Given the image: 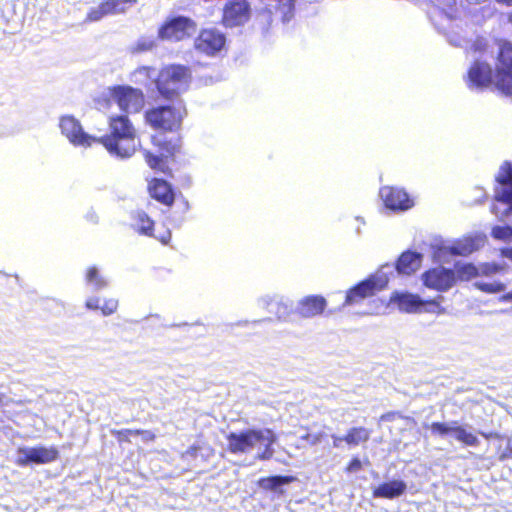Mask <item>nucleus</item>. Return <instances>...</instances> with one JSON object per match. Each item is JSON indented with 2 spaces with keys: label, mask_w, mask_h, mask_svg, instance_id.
Wrapping results in <instances>:
<instances>
[{
  "label": "nucleus",
  "mask_w": 512,
  "mask_h": 512,
  "mask_svg": "<svg viewBox=\"0 0 512 512\" xmlns=\"http://www.w3.org/2000/svg\"><path fill=\"white\" fill-rule=\"evenodd\" d=\"M110 95L119 108L126 112H139L144 105V94L140 89L130 86H114Z\"/></svg>",
  "instance_id": "1a4fd4ad"
},
{
  "label": "nucleus",
  "mask_w": 512,
  "mask_h": 512,
  "mask_svg": "<svg viewBox=\"0 0 512 512\" xmlns=\"http://www.w3.org/2000/svg\"><path fill=\"white\" fill-rule=\"evenodd\" d=\"M109 133L96 137V144H102L111 154L129 158L139 146L137 130L127 115H113L108 120Z\"/></svg>",
  "instance_id": "f257e3e1"
},
{
  "label": "nucleus",
  "mask_w": 512,
  "mask_h": 512,
  "mask_svg": "<svg viewBox=\"0 0 512 512\" xmlns=\"http://www.w3.org/2000/svg\"><path fill=\"white\" fill-rule=\"evenodd\" d=\"M476 289L487 294H496L505 290V284L500 281L493 282H482L478 281L474 283Z\"/></svg>",
  "instance_id": "2f4dec72"
},
{
  "label": "nucleus",
  "mask_w": 512,
  "mask_h": 512,
  "mask_svg": "<svg viewBox=\"0 0 512 512\" xmlns=\"http://www.w3.org/2000/svg\"><path fill=\"white\" fill-rule=\"evenodd\" d=\"M495 181L500 185L495 189L494 199L497 202L508 204L506 214L512 212V163L504 161L495 176Z\"/></svg>",
  "instance_id": "ddd939ff"
},
{
  "label": "nucleus",
  "mask_w": 512,
  "mask_h": 512,
  "mask_svg": "<svg viewBox=\"0 0 512 512\" xmlns=\"http://www.w3.org/2000/svg\"><path fill=\"white\" fill-rule=\"evenodd\" d=\"M421 279L423 285L438 292L448 291L456 282L455 272L452 269L434 267L426 270Z\"/></svg>",
  "instance_id": "9b49d317"
},
{
  "label": "nucleus",
  "mask_w": 512,
  "mask_h": 512,
  "mask_svg": "<svg viewBox=\"0 0 512 512\" xmlns=\"http://www.w3.org/2000/svg\"><path fill=\"white\" fill-rule=\"evenodd\" d=\"M382 288L383 286L378 285L375 277H369L347 290L343 306L359 304L364 299L374 296Z\"/></svg>",
  "instance_id": "f3484780"
},
{
  "label": "nucleus",
  "mask_w": 512,
  "mask_h": 512,
  "mask_svg": "<svg viewBox=\"0 0 512 512\" xmlns=\"http://www.w3.org/2000/svg\"><path fill=\"white\" fill-rule=\"evenodd\" d=\"M85 279L88 283L93 284L97 289L107 286V281L100 275L96 266H90L85 273Z\"/></svg>",
  "instance_id": "7c9ffc66"
},
{
  "label": "nucleus",
  "mask_w": 512,
  "mask_h": 512,
  "mask_svg": "<svg viewBox=\"0 0 512 512\" xmlns=\"http://www.w3.org/2000/svg\"><path fill=\"white\" fill-rule=\"evenodd\" d=\"M363 465L358 457H353L346 465L344 471L348 474L362 470Z\"/></svg>",
  "instance_id": "f704fd0d"
},
{
  "label": "nucleus",
  "mask_w": 512,
  "mask_h": 512,
  "mask_svg": "<svg viewBox=\"0 0 512 512\" xmlns=\"http://www.w3.org/2000/svg\"><path fill=\"white\" fill-rule=\"evenodd\" d=\"M111 434L120 445L131 443L132 436H141L145 442H153L156 439V435L152 431L144 429H113Z\"/></svg>",
  "instance_id": "a878e982"
},
{
  "label": "nucleus",
  "mask_w": 512,
  "mask_h": 512,
  "mask_svg": "<svg viewBox=\"0 0 512 512\" xmlns=\"http://www.w3.org/2000/svg\"><path fill=\"white\" fill-rule=\"evenodd\" d=\"M380 196L385 207L392 211H405L414 205L408 193L399 187L384 186L380 189Z\"/></svg>",
  "instance_id": "dca6fc26"
},
{
  "label": "nucleus",
  "mask_w": 512,
  "mask_h": 512,
  "mask_svg": "<svg viewBox=\"0 0 512 512\" xmlns=\"http://www.w3.org/2000/svg\"><path fill=\"white\" fill-rule=\"evenodd\" d=\"M370 436L371 431L369 429L362 426L352 427L347 430L343 437H335L333 445L338 447L339 443L344 441L349 446H358L361 443H366L370 439Z\"/></svg>",
  "instance_id": "b1692460"
},
{
  "label": "nucleus",
  "mask_w": 512,
  "mask_h": 512,
  "mask_svg": "<svg viewBox=\"0 0 512 512\" xmlns=\"http://www.w3.org/2000/svg\"><path fill=\"white\" fill-rule=\"evenodd\" d=\"M23 457H20L17 463L20 466H26L31 463L45 464L50 463L59 458V451L56 447L38 446L29 449H20Z\"/></svg>",
  "instance_id": "a211bd4d"
},
{
  "label": "nucleus",
  "mask_w": 512,
  "mask_h": 512,
  "mask_svg": "<svg viewBox=\"0 0 512 512\" xmlns=\"http://www.w3.org/2000/svg\"><path fill=\"white\" fill-rule=\"evenodd\" d=\"M172 235L171 232L168 230L164 234L157 237V239L162 243L167 245L171 241Z\"/></svg>",
  "instance_id": "58836bf2"
},
{
  "label": "nucleus",
  "mask_w": 512,
  "mask_h": 512,
  "mask_svg": "<svg viewBox=\"0 0 512 512\" xmlns=\"http://www.w3.org/2000/svg\"><path fill=\"white\" fill-rule=\"evenodd\" d=\"M88 217H89V219H90L91 221H93V222H97V216H96L95 214H91V215H89Z\"/></svg>",
  "instance_id": "37998d69"
},
{
  "label": "nucleus",
  "mask_w": 512,
  "mask_h": 512,
  "mask_svg": "<svg viewBox=\"0 0 512 512\" xmlns=\"http://www.w3.org/2000/svg\"><path fill=\"white\" fill-rule=\"evenodd\" d=\"M512 458V448L508 447L506 451L501 455L500 459Z\"/></svg>",
  "instance_id": "ea45409f"
},
{
  "label": "nucleus",
  "mask_w": 512,
  "mask_h": 512,
  "mask_svg": "<svg viewBox=\"0 0 512 512\" xmlns=\"http://www.w3.org/2000/svg\"><path fill=\"white\" fill-rule=\"evenodd\" d=\"M133 229L139 235L154 237L155 221L143 210H138L132 215Z\"/></svg>",
  "instance_id": "393cba45"
},
{
  "label": "nucleus",
  "mask_w": 512,
  "mask_h": 512,
  "mask_svg": "<svg viewBox=\"0 0 512 512\" xmlns=\"http://www.w3.org/2000/svg\"><path fill=\"white\" fill-rule=\"evenodd\" d=\"M468 80L476 87H487L493 83V72L488 63L474 62L468 70Z\"/></svg>",
  "instance_id": "412c9836"
},
{
  "label": "nucleus",
  "mask_w": 512,
  "mask_h": 512,
  "mask_svg": "<svg viewBox=\"0 0 512 512\" xmlns=\"http://www.w3.org/2000/svg\"><path fill=\"white\" fill-rule=\"evenodd\" d=\"M100 309L104 316H109L117 311L118 300L113 298L107 299L104 301L103 305L100 306Z\"/></svg>",
  "instance_id": "72a5a7b5"
},
{
  "label": "nucleus",
  "mask_w": 512,
  "mask_h": 512,
  "mask_svg": "<svg viewBox=\"0 0 512 512\" xmlns=\"http://www.w3.org/2000/svg\"><path fill=\"white\" fill-rule=\"evenodd\" d=\"M473 247L472 243L469 244H457L452 247V253L457 255H468L472 253Z\"/></svg>",
  "instance_id": "c9c22d12"
},
{
  "label": "nucleus",
  "mask_w": 512,
  "mask_h": 512,
  "mask_svg": "<svg viewBox=\"0 0 512 512\" xmlns=\"http://www.w3.org/2000/svg\"><path fill=\"white\" fill-rule=\"evenodd\" d=\"M226 43L225 35L215 29H203L195 39L194 47L200 53L214 56Z\"/></svg>",
  "instance_id": "2eb2a0df"
},
{
  "label": "nucleus",
  "mask_w": 512,
  "mask_h": 512,
  "mask_svg": "<svg viewBox=\"0 0 512 512\" xmlns=\"http://www.w3.org/2000/svg\"><path fill=\"white\" fill-rule=\"evenodd\" d=\"M501 300L504 301V302H509V303H512V291L511 292H508L506 294H504L502 297H501Z\"/></svg>",
  "instance_id": "a19ab883"
},
{
  "label": "nucleus",
  "mask_w": 512,
  "mask_h": 512,
  "mask_svg": "<svg viewBox=\"0 0 512 512\" xmlns=\"http://www.w3.org/2000/svg\"><path fill=\"white\" fill-rule=\"evenodd\" d=\"M327 307V301L322 295H308L302 298L297 307L301 318H313L321 315Z\"/></svg>",
  "instance_id": "aec40b11"
},
{
  "label": "nucleus",
  "mask_w": 512,
  "mask_h": 512,
  "mask_svg": "<svg viewBox=\"0 0 512 512\" xmlns=\"http://www.w3.org/2000/svg\"><path fill=\"white\" fill-rule=\"evenodd\" d=\"M4 397H5L4 394L0 393V407H2L4 404Z\"/></svg>",
  "instance_id": "a18cd8bd"
},
{
  "label": "nucleus",
  "mask_w": 512,
  "mask_h": 512,
  "mask_svg": "<svg viewBox=\"0 0 512 512\" xmlns=\"http://www.w3.org/2000/svg\"><path fill=\"white\" fill-rule=\"evenodd\" d=\"M502 231V229L500 227H497L493 230V235L496 237V238H501L502 236L500 235V232Z\"/></svg>",
  "instance_id": "79ce46f5"
},
{
  "label": "nucleus",
  "mask_w": 512,
  "mask_h": 512,
  "mask_svg": "<svg viewBox=\"0 0 512 512\" xmlns=\"http://www.w3.org/2000/svg\"><path fill=\"white\" fill-rule=\"evenodd\" d=\"M60 129L75 146L90 147L96 144V137L85 133L80 122L72 116H63L60 119Z\"/></svg>",
  "instance_id": "f8f14e48"
},
{
  "label": "nucleus",
  "mask_w": 512,
  "mask_h": 512,
  "mask_svg": "<svg viewBox=\"0 0 512 512\" xmlns=\"http://www.w3.org/2000/svg\"><path fill=\"white\" fill-rule=\"evenodd\" d=\"M510 257L512 258V250H511V254H510Z\"/></svg>",
  "instance_id": "de8ad7c7"
},
{
  "label": "nucleus",
  "mask_w": 512,
  "mask_h": 512,
  "mask_svg": "<svg viewBox=\"0 0 512 512\" xmlns=\"http://www.w3.org/2000/svg\"><path fill=\"white\" fill-rule=\"evenodd\" d=\"M275 306L276 318L280 321H285L292 313V305L283 301L271 302Z\"/></svg>",
  "instance_id": "473e14b6"
},
{
  "label": "nucleus",
  "mask_w": 512,
  "mask_h": 512,
  "mask_svg": "<svg viewBox=\"0 0 512 512\" xmlns=\"http://www.w3.org/2000/svg\"><path fill=\"white\" fill-rule=\"evenodd\" d=\"M136 2L137 0H102L98 7L88 11L86 19L95 22L107 15L123 13Z\"/></svg>",
  "instance_id": "6ab92c4d"
},
{
  "label": "nucleus",
  "mask_w": 512,
  "mask_h": 512,
  "mask_svg": "<svg viewBox=\"0 0 512 512\" xmlns=\"http://www.w3.org/2000/svg\"><path fill=\"white\" fill-rule=\"evenodd\" d=\"M496 69L512 70V45L504 43L498 53Z\"/></svg>",
  "instance_id": "c85d7f7f"
},
{
  "label": "nucleus",
  "mask_w": 512,
  "mask_h": 512,
  "mask_svg": "<svg viewBox=\"0 0 512 512\" xmlns=\"http://www.w3.org/2000/svg\"><path fill=\"white\" fill-rule=\"evenodd\" d=\"M391 301L401 312L409 314L430 313L441 315L446 312L442 306L444 297L441 295L431 299H422L418 294L397 292L391 297Z\"/></svg>",
  "instance_id": "423d86ee"
},
{
  "label": "nucleus",
  "mask_w": 512,
  "mask_h": 512,
  "mask_svg": "<svg viewBox=\"0 0 512 512\" xmlns=\"http://www.w3.org/2000/svg\"><path fill=\"white\" fill-rule=\"evenodd\" d=\"M250 18V6L246 0L228 1L223 7L221 22L225 27L243 25Z\"/></svg>",
  "instance_id": "4468645a"
},
{
  "label": "nucleus",
  "mask_w": 512,
  "mask_h": 512,
  "mask_svg": "<svg viewBox=\"0 0 512 512\" xmlns=\"http://www.w3.org/2000/svg\"><path fill=\"white\" fill-rule=\"evenodd\" d=\"M495 86L507 95H512V70L496 69Z\"/></svg>",
  "instance_id": "cd10ccee"
},
{
  "label": "nucleus",
  "mask_w": 512,
  "mask_h": 512,
  "mask_svg": "<svg viewBox=\"0 0 512 512\" xmlns=\"http://www.w3.org/2000/svg\"><path fill=\"white\" fill-rule=\"evenodd\" d=\"M499 2H502L506 5H512V0H498Z\"/></svg>",
  "instance_id": "c03bdc74"
},
{
  "label": "nucleus",
  "mask_w": 512,
  "mask_h": 512,
  "mask_svg": "<svg viewBox=\"0 0 512 512\" xmlns=\"http://www.w3.org/2000/svg\"><path fill=\"white\" fill-rule=\"evenodd\" d=\"M401 417V414L397 411H389L380 416V421H394L396 418Z\"/></svg>",
  "instance_id": "e433bc0d"
},
{
  "label": "nucleus",
  "mask_w": 512,
  "mask_h": 512,
  "mask_svg": "<svg viewBox=\"0 0 512 512\" xmlns=\"http://www.w3.org/2000/svg\"><path fill=\"white\" fill-rule=\"evenodd\" d=\"M296 480L297 478L292 475H275L260 478L258 485L264 490L276 492L280 486L293 483Z\"/></svg>",
  "instance_id": "bb28decb"
},
{
  "label": "nucleus",
  "mask_w": 512,
  "mask_h": 512,
  "mask_svg": "<svg viewBox=\"0 0 512 512\" xmlns=\"http://www.w3.org/2000/svg\"><path fill=\"white\" fill-rule=\"evenodd\" d=\"M197 29L194 20L186 16L168 18L158 29V38L171 42H179L191 37Z\"/></svg>",
  "instance_id": "6e6552de"
},
{
  "label": "nucleus",
  "mask_w": 512,
  "mask_h": 512,
  "mask_svg": "<svg viewBox=\"0 0 512 512\" xmlns=\"http://www.w3.org/2000/svg\"><path fill=\"white\" fill-rule=\"evenodd\" d=\"M165 132H159L152 135L151 143L157 149L158 155L149 150H143V157L147 165L154 171L163 173L168 177H172V169L168 165L169 160H173L181 150L180 136L167 138Z\"/></svg>",
  "instance_id": "20e7f679"
},
{
  "label": "nucleus",
  "mask_w": 512,
  "mask_h": 512,
  "mask_svg": "<svg viewBox=\"0 0 512 512\" xmlns=\"http://www.w3.org/2000/svg\"><path fill=\"white\" fill-rule=\"evenodd\" d=\"M227 450L232 454L246 453L252 450L257 442L266 441L265 449L258 454L259 460H269L274 454L272 445L276 442L277 436L273 430L266 429H246L240 432H231L226 436Z\"/></svg>",
  "instance_id": "f03ea898"
},
{
  "label": "nucleus",
  "mask_w": 512,
  "mask_h": 512,
  "mask_svg": "<svg viewBox=\"0 0 512 512\" xmlns=\"http://www.w3.org/2000/svg\"><path fill=\"white\" fill-rule=\"evenodd\" d=\"M86 307L88 309H91V310H97V309H100V305H99V299L97 297H92V298H89L87 301H86Z\"/></svg>",
  "instance_id": "4c0bfd02"
},
{
  "label": "nucleus",
  "mask_w": 512,
  "mask_h": 512,
  "mask_svg": "<svg viewBox=\"0 0 512 512\" xmlns=\"http://www.w3.org/2000/svg\"><path fill=\"white\" fill-rule=\"evenodd\" d=\"M422 263V255L414 251L403 252L396 261V270L399 274L411 275L415 273Z\"/></svg>",
  "instance_id": "5701e85b"
},
{
  "label": "nucleus",
  "mask_w": 512,
  "mask_h": 512,
  "mask_svg": "<svg viewBox=\"0 0 512 512\" xmlns=\"http://www.w3.org/2000/svg\"><path fill=\"white\" fill-rule=\"evenodd\" d=\"M452 426L445 422H432L430 424L431 433L435 436H447L453 434L455 439L464 446L476 447L480 444L478 437L466 430L465 427L452 422Z\"/></svg>",
  "instance_id": "9d476101"
},
{
  "label": "nucleus",
  "mask_w": 512,
  "mask_h": 512,
  "mask_svg": "<svg viewBox=\"0 0 512 512\" xmlns=\"http://www.w3.org/2000/svg\"><path fill=\"white\" fill-rule=\"evenodd\" d=\"M192 81L191 69L182 64L163 66L155 79L160 96L166 100H175L189 89Z\"/></svg>",
  "instance_id": "7ed1b4c3"
},
{
  "label": "nucleus",
  "mask_w": 512,
  "mask_h": 512,
  "mask_svg": "<svg viewBox=\"0 0 512 512\" xmlns=\"http://www.w3.org/2000/svg\"><path fill=\"white\" fill-rule=\"evenodd\" d=\"M186 115V107L181 102L178 106L162 105L150 108L145 113V120L156 131L175 133L180 130Z\"/></svg>",
  "instance_id": "39448f33"
},
{
  "label": "nucleus",
  "mask_w": 512,
  "mask_h": 512,
  "mask_svg": "<svg viewBox=\"0 0 512 512\" xmlns=\"http://www.w3.org/2000/svg\"><path fill=\"white\" fill-rule=\"evenodd\" d=\"M407 489L403 480L393 479L379 484L372 490L374 498L395 499L402 496Z\"/></svg>",
  "instance_id": "4be33fe9"
},
{
  "label": "nucleus",
  "mask_w": 512,
  "mask_h": 512,
  "mask_svg": "<svg viewBox=\"0 0 512 512\" xmlns=\"http://www.w3.org/2000/svg\"><path fill=\"white\" fill-rule=\"evenodd\" d=\"M455 277L456 280L469 281L479 275L478 269L473 264H463L455 266Z\"/></svg>",
  "instance_id": "c756f323"
},
{
  "label": "nucleus",
  "mask_w": 512,
  "mask_h": 512,
  "mask_svg": "<svg viewBox=\"0 0 512 512\" xmlns=\"http://www.w3.org/2000/svg\"><path fill=\"white\" fill-rule=\"evenodd\" d=\"M147 192L153 200L164 207L171 208L177 203L180 207V214L176 219L184 220V216L190 209V204L181 194H176L171 183L162 178H151L147 183Z\"/></svg>",
  "instance_id": "0eeeda50"
},
{
  "label": "nucleus",
  "mask_w": 512,
  "mask_h": 512,
  "mask_svg": "<svg viewBox=\"0 0 512 512\" xmlns=\"http://www.w3.org/2000/svg\"><path fill=\"white\" fill-rule=\"evenodd\" d=\"M482 435H483L485 438H487V439H488V438H490V437L492 436V434H491V433H489V434H488V433H482Z\"/></svg>",
  "instance_id": "49530a36"
}]
</instances>
